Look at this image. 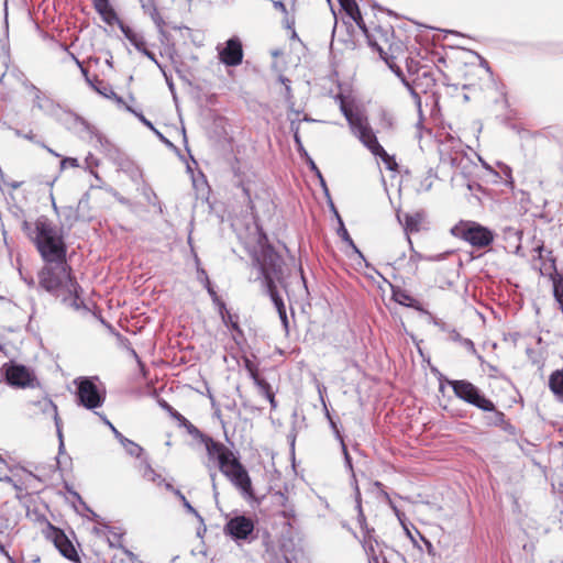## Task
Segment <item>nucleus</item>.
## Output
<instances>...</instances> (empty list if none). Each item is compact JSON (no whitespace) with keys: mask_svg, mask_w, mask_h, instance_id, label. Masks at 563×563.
Returning a JSON list of instances; mask_svg holds the SVG:
<instances>
[{"mask_svg":"<svg viewBox=\"0 0 563 563\" xmlns=\"http://www.w3.org/2000/svg\"><path fill=\"white\" fill-rule=\"evenodd\" d=\"M34 406L38 407L43 412L51 415L56 424L58 423L59 417L57 406L53 402V400L43 398L42 400L35 402Z\"/></svg>","mask_w":563,"mask_h":563,"instance_id":"nucleus-28","label":"nucleus"},{"mask_svg":"<svg viewBox=\"0 0 563 563\" xmlns=\"http://www.w3.org/2000/svg\"><path fill=\"white\" fill-rule=\"evenodd\" d=\"M341 236L343 238L344 241H346L350 245H352L353 247H355L354 245V242L352 240V238L350 236L347 230L345 228H342L341 229Z\"/></svg>","mask_w":563,"mask_h":563,"instance_id":"nucleus-40","label":"nucleus"},{"mask_svg":"<svg viewBox=\"0 0 563 563\" xmlns=\"http://www.w3.org/2000/svg\"><path fill=\"white\" fill-rule=\"evenodd\" d=\"M451 234L468 243L475 250L487 249L495 240V233L489 228L471 220H460L451 229Z\"/></svg>","mask_w":563,"mask_h":563,"instance_id":"nucleus-7","label":"nucleus"},{"mask_svg":"<svg viewBox=\"0 0 563 563\" xmlns=\"http://www.w3.org/2000/svg\"><path fill=\"white\" fill-rule=\"evenodd\" d=\"M76 64L79 66L82 75L85 76L87 82L100 95H103L108 97V91L110 90V87L101 79L98 78V76H93V78H89L88 76V69L84 67L82 63L75 58Z\"/></svg>","mask_w":563,"mask_h":563,"instance_id":"nucleus-23","label":"nucleus"},{"mask_svg":"<svg viewBox=\"0 0 563 563\" xmlns=\"http://www.w3.org/2000/svg\"><path fill=\"white\" fill-rule=\"evenodd\" d=\"M142 477L156 484H161L164 481L162 475L158 474L147 462H144L142 465Z\"/></svg>","mask_w":563,"mask_h":563,"instance_id":"nucleus-29","label":"nucleus"},{"mask_svg":"<svg viewBox=\"0 0 563 563\" xmlns=\"http://www.w3.org/2000/svg\"><path fill=\"white\" fill-rule=\"evenodd\" d=\"M409 79L413 87L421 89L423 92L431 90L437 85L430 64L426 65V68H422L417 75L409 77Z\"/></svg>","mask_w":563,"mask_h":563,"instance_id":"nucleus-17","label":"nucleus"},{"mask_svg":"<svg viewBox=\"0 0 563 563\" xmlns=\"http://www.w3.org/2000/svg\"><path fill=\"white\" fill-rule=\"evenodd\" d=\"M43 262L44 265L37 273L40 287L55 297H62L64 301L69 300L73 307L79 308L81 288L73 275L67 256Z\"/></svg>","mask_w":563,"mask_h":563,"instance_id":"nucleus-2","label":"nucleus"},{"mask_svg":"<svg viewBox=\"0 0 563 563\" xmlns=\"http://www.w3.org/2000/svg\"><path fill=\"white\" fill-rule=\"evenodd\" d=\"M454 395L463 401L475 406L483 411H494L498 421L503 422L505 413L496 410L494 402L481 394L479 389L468 380H451L449 382Z\"/></svg>","mask_w":563,"mask_h":563,"instance_id":"nucleus-8","label":"nucleus"},{"mask_svg":"<svg viewBox=\"0 0 563 563\" xmlns=\"http://www.w3.org/2000/svg\"><path fill=\"white\" fill-rule=\"evenodd\" d=\"M233 463L235 467L228 472L224 476L228 477L231 481V483L244 495L253 497L254 489L247 471L245 470L241 462L233 461Z\"/></svg>","mask_w":563,"mask_h":563,"instance_id":"nucleus-14","label":"nucleus"},{"mask_svg":"<svg viewBox=\"0 0 563 563\" xmlns=\"http://www.w3.org/2000/svg\"><path fill=\"white\" fill-rule=\"evenodd\" d=\"M122 446L131 456H135L137 459H140L144 453V449L130 439H126Z\"/></svg>","mask_w":563,"mask_h":563,"instance_id":"nucleus-31","label":"nucleus"},{"mask_svg":"<svg viewBox=\"0 0 563 563\" xmlns=\"http://www.w3.org/2000/svg\"><path fill=\"white\" fill-rule=\"evenodd\" d=\"M279 80L283 82V85H285L287 97H291L290 80L284 76H280Z\"/></svg>","mask_w":563,"mask_h":563,"instance_id":"nucleus-39","label":"nucleus"},{"mask_svg":"<svg viewBox=\"0 0 563 563\" xmlns=\"http://www.w3.org/2000/svg\"><path fill=\"white\" fill-rule=\"evenodd\" d=\"M60 166H62V168H66V167L76 168V167H79V163H78V159L75 157H66L60 162Z\"/></svg>","mask_w":563,"mask_h":563,"instance_id":"nucleus-36","label":"nucleus"},{"mask_svg":"<svg viewBox=\"0 0 563 563\" xmlns=\"http://www.w3.org/2000/svg\"><path fill=\"white\" fill-rule=\"evenodd\" d=\"M391 298L397 303L409 308H418L419 305V301L416 298L400 287H391Z\"/></svg>","mask_w":563,"mask_h":563,"instance_id":"nucleus-22","label":"nucleus"},{"mask_svg":"<svg viewBox=\"0 0 563 563\" xmlns=\"http://www.w3.org/2000/svg\"><path fill=\"white\" fill-rule=\"evenodd\" d=\"M275 7L285 10V5L283 4V2H275Z\"/></svg>","mask_w":563,"mask_h":563,"instance_id":"nucleus-43","label":"nucleus"},{"mask_svg":"<svg viewBox=\"0 0 563 563\" xmlns=\"http://www.w3.org/2000/svg\"><path fill=\"white\" fill-rule=\"evenodd\" d=\"M126 110L131 111L132 113H134L142 123H144L146 126L153 129V125L152 123L142 114V113H137L135 112L131 107L129 106H125Z\"/></svg>","mask_w":563,"mask_h":563,"instance_id":"nucleus-37","label":"nucleus"},{"mask_svg":"<svg viewBox=\"0 0 563 563\" xmlns=\"http://www.w3.org/2000/svg\"><path fill=\"white\" fill-rule=\"evenodd\" d=\"M241 188H242V191H243L245 198L247 199L250 209L253 210L254 209V199H257L258 196L256 195L255 197H253L251 187L245 183L241 184Z\"/></svg>","mask_w":563,"mask_h":563,"instance_id":"nucleus-34","label":"nucleus"},{"mask_svg":"<svg viewBox=\"0 0 563 563\" xmlns=\"http://www.w3.org/2000/svg\"><path fill=\"white\" fill-rule=\"evenodd\" d=\"M158 405L162 409H164L174 420L177 421L180 428L186 429V431L191 435L199 434V429L194 426L187 418H185L180 412H178L174 407H172L166 400L159 399Z\"/></svg>","mask_w":563,"mask_h":563,"instance_id":"nucleus-19","label":"nucleus"},{"mask_svg":"<svg viewBox=\"0 0 563 563\" xmlns=\"http://www.w3.org/2000/svg\"><path fill=\"white\" fill-rule=\"evenodd\" d=\"M93 9L98 12V14L101 16L102 21L107 23L108 25H114L118 24L121 32L124 34L126 40L144 56H146L150 60L155 63L159 68L161 65L156 59L155 54L147 48L146 41L144 36L131 29L130 26L125 25L118 16L115 10L111 5L109 0H91Z\"/></svg>","mask_w":563,"mask_h":563,"instance_id":"nucleus-5","label":"nucleus"},{"mask_svg":"<svg viewBox=\"0 0 563 563\" xmlns=\"http://www.w3.org/2000/svg\"><path fill=\"white\" fill-rule=\"evenodd\" d=\"M201 273L205 275L203 284H205V287H206L208 294L212 298V301L219 307V309H224V302L218 296L217 291L212 287L211 282H210L209 277L207 276L206 272L202 269Z\"/></svg>","mask_w":563,"mask_h":563,"instance_id":"nucleus-30","label":"nucleus"},{"mask_svg":"<svg viewBox=\"0 0 563 563\" xmlns=\"http://www.w3.org/2000/svg\"><path fill=\"white\" fill-rule=\"evenodd\" d=\"M217 461L219 468L223 475H225L228 472L235 467L233 461L240 462L234 456V453L230 449L225 453H223Z\"/></svg>","mask_w":563,"mask_h":563,"instance_id":"nucleus-26","label":"nucleus"},{"mask_svg":"<svg viewBox=\"0 0 563 563\" xmlns=\"http://www.w3.org/2000/svg\"><path fill=\"white\" fill-rule=\"evenodd\" d=\"M109 91L112 93L113 97L117 98V93L115 92H113L111 89Z\"/></svg>","mask_w":563,"mask_h":563,"instance_id":"nucleus-48","label":"nucleus"},{"mask_svg":"<svg viewBox=\"0 0 563 563\" xmlns=\"http://www.w3.org/2000/svg\"><path fill=\"white\" fill-rule=\"evenodd\" d=\"M109 426H110V428H111V430H112V432H113V434H114L115 439H117V440L120 442V444L122 445V444L124 443V441H125L128 438H125V437H124L120 431H118V430L115 429V427H114L112 423H110V422H109Z\"/></svg>","mask_w":563,"mask_h":563,"instance_id":"nucleus-38","label":"nucleus"},{"mask_svg":"<svg viewBox=\"0 0 563 563\" xmlns=\"http://www.w3.org/2000/svg\"><path fill=\"white\" fill-rule=\"evenodd\" d=\"M43 534L46 540L51 541L55 545L64 558L74 563H81L75 545L62 529L47 521L45 529H43Z\"/></svg>","mask_w":563,"mask_h":563,"instance_id":"nucleus-9","label":"nucleus"},{"mask_svg":"<svg viewBox=\"0 0 563 563\" xmlns=\"http://www.w3.org/2000/svg\"><path fill=\"white\" fill-rule=\"evenodd\" d=\"M375 545H377V542L373 541L371 539V537L364 539L363 547H364V550H365L368 559L375 561V563H379L378 556L376 554Z\"/></svg>","mask_w":563,"mask_h":563,"instance_id":"nucleus-32","label":"nucleus"},{"mask_svg":"<svg viewBox=\"0 0 563 563\" xmlns=\"http://www.w3.org/2000/svg\"><path fill=\"white\" fill-rule=\"evenodd\" d=\"M279 318H280V321L283 323V327H284L285 331L288 332L289 321H288V318H287V313H285L283 316H279Z\"/></svg>","mask_w":563,"mask_h":563,"instance_id":"nucleus-41","label":"nucleus"},{"mask_svg":"<svg viewBox=\"0 0 563 563\" xmlns=\"http://www.w3.org/2000/svg\"><path fill=\"white\" fill-rule=\"evenodd\" d=\"M397 218L409 239L410 234L418 233L422 229L426 221V213L424 211L407 212L402 216L397 214Z\"/></svg>","mask_w":563,"mask_h":563,"instance_id":"nucleus-16","label":"nucleus"},{"mask_svg":"<svg viewBox=\"0 0 563 563\" xmlns=\"http://www.w3.org/2000/svg\"><path fill=\"white\" fill-rule=\"evenodd\" d=\"M253 382L257 386L260 393L269 401L272 409H275L277 404L275 393L273 391L271 384L265 378L261 377V375L256 376Z\"/></svg>","mask_w":563,"mask_h":563,"instance_id":"nucleus-24","label":"nucleus"},{"mask_svg":"<svg viewBox=\"0 0 563 563\" xmlns=\"http://www.w3.org/2000/svg\"><path fill=\"white\" fill-rule=\"evenodd\" d=\"M5 382L15 388H33L37 384L36 376L25 365L9 362L2 366Z\"/></svg>","mask_w":563,"mask_h":563,"instance_id":"nucleus-10","label":"nucleus"},{"mask_svg":"<svg viewBox=\"0 0 563 563\" xmlns=\"http://www.w3.org/2000/svg\"><path fill=\"white\" fill-rule=\"evenodd\" d=\"M85 161L87 167L90 169V173L95 175L96 178H98V175L93 172V168L99 166V159L93 154L89 153Z\"/></svg>","mask_w":563,"mask_h":563,"instance_id":"nucleus-35","label":"nucleus"},{"mask_svg":"<svg viewBox=\"0 0 563 563\" xmlns=\"http://www.w3.org/2000/svg\"><path fill=\"white\" fill-rule=\"evenodd\" d=\"M115 100H117L119 103H123V100H122V98H120V97H117V99H115Z\"/></svg>","mask_w":563,"mask_h":563,"instance_id":"nucleus-45","label":"nucleus"},{"mask_svg":"<svg viewBox=\"0 0 563 563\" xmlns=\"http://www.w3.org/2000/svg\"><path fill=\"white\" fill-rule=\"evenodd\" d=\"M435 60L445 63L444 58L438 56L434 52H430L428 48H417L413 45L409 48V52L402 59V62H405L408 77L417 75L422 68H426V65L428 64H435Z\"/></svg>","mask_w":563,"mask_h":563,"instance_id":"nucleus-11","label":"nucleus"},{"mask_svg":"<svg viewBox=\"0 0 563 563\" xmlns=\"http://www.w3.org/2000/svg\"><path fill=\"white\" fill-rule=\"evenodd\" d=\"M282 266L283 260L276 252H274L272 249L264 251L263 262L261 263V271L265 280L267 292L277 309L278 316L286 313L285 303L279 296L277 286L275 284V279H279V276L282 275Z\"/></svg>","mask_w":563,"mask_h":563,"instance_id":"nucleus-6","label":"nucleus"},{"mask_svg":"<svg viewBox=\"0 0 563 563\" xmlns=\"http://www.w3.org/2000/svg\"><path fill=\"white\" fill-rule=\"evenodd\" d=\"M294 137H295L296 143L300 144V137H299L298 132L295 133Z\"/></svg>","mask_w":563,"mask_h":563,"instance_id":"nucleus-44","label":"nucleus"},{"mask_svg":"<svg viewBox=\"0 0 563 563\" xmlns=\"http://www.w3.org/2000/svg\"><path fill=\"white\" fill-rule=\"evenodd\" d=\"M244 367L249 372L252 379L260 375L257 365L247 357H244Z\"/></svg>","mask_w":563,"mask_h":563,"instance_id":"nucleus-33","label":"nucleus"},{"mask_svg":"<svg viewBox=\"0 0 563 563\" xmlns=\"http://www.w3.org/2000/svg\"><path fill=\"white\" fill-rule=\"evenodd\" d=\"M538 251H539V253L541 254L542 246H539V247H538Z\"/></svg>","mask_w":563,"mask_h":563,"instance_id":"nucleus-49","label":"nucleus"},{"mask_svg":"<svg viewBox=\"0 0 563 563\" xmlns=\"http://www.w3.org/2000/svg\"><path fill=\"white\" fill-rule=\"evenodd\" d=\"M340 110L345 117L351 131L360 142L374 155L379 157L386 167L391 172H398V163L395 157L389 155L379 144L375 132L373 131L367 117L343 95L338 96Z\"/></svg>","mask_w":563,"mask_h":563,"instance_id":"nucleus-4","label":"nucleus"},{"mask_svg":"<svg viewBox=\"0 0 563 563\" xmlns=\"http://www.w3.org/2000/svg\"><path fill=\"white\" fill-rule=\"evenodd\" d=\"M409 79L413 87L421 89L423 92L431 90L437 85L430 64L426 65V68H422L417 75L409 77Z\"/></svg>","mask_w":563,"mask_h":563,"instance_id":"nucleus-18","label":"nucleus"},{"mask_svg":"<svg viewBox=\"0 0 563 563\" xmlns=\"http://www.w3.org/2000/svg\"><path fill=\"white\" fill-rule=\"evenodd\" d=\"M22 230L43 261L67 256V245L62 229L46 216H41L34 221H23Z\"/></svg>","mask_w":563,"mask_h":563,"instance_id":"nucleus-3","label":"nucleus"},{"mask_svg":"<svg viewBox=\"0 0 563 563\" xmlns=\"http://www.w3.org/2000/svg\"><path fill=\"white\" fill-rule=\"evenodd\" d=\"M220 60L227 66H236L242 63L243 49L238 38L227 41L225 47L219 53Z\"/></svg>","mask_w":563,"mask_h":563,"instance_id":"nucleus-15","label":"nucleus"},{"mask_svg":"<svg viewBox=\"0 0 563 563\" xmlns=\"http://www.w3.org/2000/svg\"><path fill=\"white\" fill-rule=\"evenodd\" d=\"M124 553L131 560L135 558L134 553L132 551L128 550V549H124Z\"/></svg>","mask_w":563,"mask_h":563,"instance_id":"nucleus-42","label":"nucleus"},{"mask_svg":"<svg viewBox=\"0 0 563 563\" xmlns=\"http://www.w3.org/2000/svg\"><path fill=\"white\" fill-rule=\"evenodd\" d=\"M342 10L357 24V26L367 33L365 22L355 0H338Z\"/></svg>","mask_w":563,"mask_h":563,"instance_id":"nucleus-20","label":"nucleus"},{"mask_svg":"<svg viewBox=\"0 0 563 563\" xmlns=\"http://www.w3.org/2000/svg\"><path fill=\"white\" fill-rule=\"evenodd\" d=\"M548 386L555 399L563 402V367L550 374Z\"/></svg>","mask_w":563,"mask_h":563,"instance_id":"nucleus-21","label":"nucleus"},{"mask_svg":"<svg viewBox=\"0 0 563 563\" xmlns=\"http://www.w3.org/2000/svg\"><path fill=\"white\" fill-rule=\"evenodd\" d=\"M365 34L368 44L379 53L380 58L407 87H410V81L406 79L400 67V62L413 45L410 32L402 25L393 26L389 23H379Z\"/></svg>","mask_w":563,"mask_h":563,"instance_id":"nucleus-1","label":"nucleus"},{"mask_svg":"<svg viewBox=\"0 0 563 563\" xmlns=\"http://www.w3.org/2000/svg\"><path fill=\"white\" fill-rule=\"evenodd\" d=\"M206 450L211 459L218 460L223 453H225L229 448L219 441H214L212 438H207L205 441Z\"/></svg>","mask_w":563,"mask_h":563,"instance_id":"nucleus-25","label":"nucleus"},{"mask_svg":"<svg viewBox=\"0 0 563 563\" xmlns=\"http://www.w3.org/2000/svg\"><path fill=\"white\" fill-rule=\"evenodd\" d=\"M77 398L81 406L87 409L101 407L104 396L100 393L91 378L82 377L77 384Z\"/></svg>","mask_w":563,"mask_h":563,"instance_id":"nucleus-12","label":"nucleus"},{"mask_svg":"<svg viewBox=\"0 0 563 563\" xmlns=\"http://www.w3.org/2000/svg\"><path fill=\"white\" fill-rule=\"evenodd\" d=\"M291 37L297 38V33L295 31H292Z\"/></svg>","mask_w":563,"mask_h":563,"instance_id":"nucleus-46","label":"nucleus"},{"mask_svg":"<svg viewBox=\"0 0 563 563\" xmlns=\"http://www.w3.org/2000/svg\"><path fill=\"white\" fill-rule=\"evenodd\" d=\"M222 321L230 327L233 331H236L239 334H242V330L239 325V316L231 313L227 307L224 309H219Z\"/></svg>","mask_w":563,"mask_h":563,"instance_id":"nucleus-27","label":"nucleus"},{"mask_svg":"<svg viewBox=\"0 0 563 563\" xmlns=\"http://www.w3.org/2000/svg\"><path fill=\"white\" fill-rule=\"evenodd\" d=\"M109 91L112 93L113 97L117 98V93L115 92H113L111 89Z\"/></svg>","mask_w":563,"mask_h":563,"instance_id":"nucleus-47","label":"nucleus"},{"mask_svg":"<svg viewBox=\"0 0 563 563\" xmlns=\"http://www.w3.org/2000/svg\"><path fill=\"white\" fill-rule=\"evenodd\" d=\"M255 525L252 518L246 516H235L224 526V533L233 540H247L254 532Z\"/></svg>","mask_w":563,"mask_h":563,"instance_id":"nucleus-13","label":"nucleus"}]
</instances>
